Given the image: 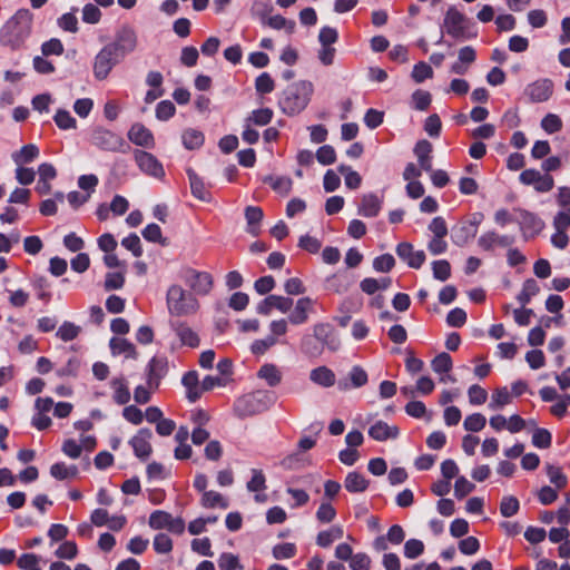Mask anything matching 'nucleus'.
<instances>
[{
    "mask_svg": "<svg viewBox=\"0 0 570 570\" xmlns=\"http://www.w3.org/2000/svg\"><path fill=\"white\" fill-rule=\"evenodd\" d=\"M33 16L29 10H18L0 29V43L11 49L19 48L30 37Z\"/></svg>",
    "mask_w": 570,
    "mask_h": 570,
    "instance_id": "obj_1",
    "label": "nucleus"
},
{
    "mask_svg": "<svg viewBox=\"0 0 570 570\" xmlns=\"http://www.w3.org/2000/svg\"><path fill=\"white\" fill-rule=\"evenodd\" d=\"M313 94V85L302 80L287 87L279 101L282 110L287 115H297L306 108Z\"/></svg>",
    "mask_w": 570,
    "mask_h": 570,
    "instance_id": "obj_2",
    "label": "nucleus"
},
{
    "mask_svg": "<svg viewBox=\"0 0 570 570\" xmlns=\"http://www.w3.org/2000/svg\"><path fill=\"white\" fill-rule=\"evenodd\" d=\"M167 307L171 315L183 316L195 313L198 301L179 285H171L167 291Z\"/></svg>",
    "mask_w": 570,
    "mask_h": 570,
    "instance_id": "obj_3",
    "label": "nucleus"
},
{
    "mask_svg": "<svg viewBox=\"0 0 570 570\" xmlns=\"http://www.w3.org/2000/svg\"><path fill=\"white\" fill-rule=\"evenodd\" d=\"M274 403V395L264 390L248 393L236 401L235 410L239 415H253L266 411Z\"/></svg>",
    "mask_w": 570,
    "mask_h": 570,
    "instance_id": "obj_4",
    "label": "nucleus"
},
{
    "mask_svg": "<svg viewBox=\"0 0 570 570\" xmlns=\"http://www.w3.org/2000/svg\"><path fill=\"white\" fill-rule=\"evenodd\" d=\"M469 23L470 21L463 13L451 7L445 13L443 28L454 39H470L475 37V33L471 32Z\"/></svg>",
    "mask_w": 570,
    "mask_h": 570,
    "instance_id": "obj_5",
    "label": "nucleus"
},
{
    "mask_svg": "<svg viewBox=\"0 0 570 570\" xmlns=\"http://www.w3.org/2000/svg\"><path fill=\"white\" fill-rule=\"evenodd\" d=\"M122 59L115 52L114 47L106 45L95 57L94 76L98 80H105L112 68Z\"/></svg>",
    "mask_w": 570,
    "mask_h": 570,
    "instance_id": "obj_6",
    "label": "nucleus"
},
{
    "mask_svg": "<svg viewBox=\"0 0 570 570\" xmlns=\"http://www.w3.org/2000/svg\"><path fill=\"white\" fill-rule=\"evenodd\" d=\"M109 47L115 48V52L124 59L127 55L134 52L138 46V36L131 27H122L116 35Z\"/></svg>",
    "mask_w": 570,
    "mask_h": 570,
    "instance_id": "obj_7",
    "label": "nucleus"
},
{
    "mask_svg": "<svg viewBox=\"0 0 570 570\" xmlns=\"http://www.w3.org/2000/svg\"><path fill=\"white\" fill-rule=\"evenodd\" d=\"M91 142L108 151H125L122 148L125 146L128 147L119 135L104 128H97L94 130Z\"/></svg>",
    "mask_w": 570,
    "mask_h": 570,
    "instance_id": "obj_8",
    "label": "nucleus"
},
{
    "mask_svg": "<svg viewBox=\"0 0 570 570\" xmlns=\"http://www.w3.org/2000/svg\"><path fill=\"white\" fill-rule=\"evenodd\" d=\"M184 281L198 295H207L213 287V277L206 272L189 268L184 274Z\"/></svg>",
    "mask_w": 570,
    "mask_h": 570,
    "instance_id": "obj_9",
    "label": "nucleus"
},
{
    "mask_svg": "<svg viewBox=\"0 0 570 570\" xmlns=\"http://www.w3.org/2000/svg\"><path fill=\"white\" fill-rule=\"evenodd\" d=\"M135 160L139 169L148 176L163 178L165 170L160 161L153 155L144 150H135Z\"/></svg>",
    "mask_w": 570,
    "mask_h": 570,
    "instance_id": "obj_10",
    "label": "nucleus"
},
{
    "mask_svg": "<svg viewBox=\"0 0 570 570\" xmlns=\"http://www.w3.org/2000/svg\"><path fill=\"white\" fill-rule=\"evenodd\" d=\"M313 336L322 343V347H326L332 352H336L341 347V340L333 326L328 323H318L313 327Z\"/></svg>",
    "mask_w": 570,
    "mask_h": 570,
    "instance_id": "obj_11",
    "label": "nucleus"
},
{
    "mask_svg": "<svg viewBox=\"0 0 570 570\" xmlns=\"http://www.w3.org/2000/svg\"><path fill=\"white\" fill-rule=\"evenodd\" d=\"M553 92V82L550 79H538L529 83L524 89V95L531 102L547 101Z\"/></svg>",
    "mask_w": 570,
    "mask_h": 570,
    "instance_id": "obj_12",
    "label": "nucleus"
},
{
    "mask_svg": "<svg viewBox=\"0 0 570 570\" xmlns=\"http://www.w3.org/2000/svg\"><path fill=\"white\" fill-rule=\"evenodd\" d=\"M520 180L524 185H533L534 189L540 193L549 191L553 188L554 180L552 176L542 175L535 169H525L520 175Z\"/></svg>",
    "mask_w": 570,
    "mask_h": 570,
    "instance_id": "obj_13",
    "label": "nucleus"
},
{
    "mask_svg": "<svg viewBox=\"0 0 570 570\" xmlns=\"http://www.w3.org/2000/svg\"><path fill=\"white\" fill-rule=\"evenodd\" d=\"M396 254L412 268H420L425 261L424 252L414 250L413 245L406 242L397 245Z\"/></svg>",
    "mask_w": 570,
    "mask_h": 570,
    "instance_id": "obj_14",
    "label": "nucleus"
},
{
    "mask_svg": "<svg viewBox=\"0 0 570 570\" xmlns=\"http://www.w3.org/2000/svg\"><path fill=\"white\" fill-rule=\"evenodd\" d=\"M153 433L149 429H140L135 436L130 440L136 456L146 460L151 453L150 439Z\"/></svg>",
    "mask_w": 570,
    "mask_h": 570,
    "instance_id": "obj_15",
    "label": "nucleus"
},
{
    "mask_svg": "<svg viewBox=\"0 0 570 570\" xmlns=\"http://www.w3.org/2000/svg\"><path fill=\"white\" fill-rule=\"evenodd\" d=\"M167 373V362L164 358L154 357L148 364L147 385L150 390H157L160 380Z\"/></svg>",
    "mask_w": 570,
    "mask_h": 570,
    "instance_id": "obj_16",
    "label": "nucleus"
},
{
    "mask_svg": "<svg viewBox=\"0 0 570 570\" xmlns=\"http://www.w3.org/2000/svg\"><path fill=\"white\" fill-rule=\"evenodd\" d=\"M399 434L400 430L396 425H390L384 421H377L368 429V435L379 442L394 440Z\"/></svg>",
    "mask_w": 570,
    "mask_h": 570,
    "instance_id": "obj_17",
    "label": "nucleus"
},
{
    "mask_svg": "<svg viewBox=\"0 0 570 570\" xmlns=\"http://www.w3.org/2000/svg\"><path fill=\"white\" fill-rule=\"evenodd\" d=\"M128 138L137 146L151 148L155 145L154 136L149 129L141 124H135L128 131Z\"/></svg>",
    "mask_w": 570,
    "mask_h": 570,
    "instance_id": "obj_18",
    "label": "nucleus"
},
{
    "mask_svg": "<svg viewBox=\"0 0 570 570\" xmlns=\"http://www.w3.org/2000/svg\"><path fill=\"white\" fill-rule=\"evenodd\" d=\"M314 306V301L309 297L299 298L296 304L294 311L289 314L288 321L293 325H299L305 323L308 320V314L312 312Z\"/></svg>",
    "mask_w": 570,
    "mask_h": 570,
    "instance_id": "obj_19",
    "label": "nucleus"
},
{
    "mask_svg": "<svg viewBox=\"0 0 570 570\" xmlns=\"http://www.w3.org/2000/svg\"><path fill=\"white\" fill-rule=\"evenodd\" d=\"M514 242V238L511 236H501L494 232H488L483 234L478 243L479 246L485 250L492 249L494 246L507 247L510 246Z\"/></svg>",
    "mask_w": 570,
    "mask_h": 570,
    "instance_id": "obj_20",
    "label": "nucleus"
},
{
    "mask_svg": "<svg viewBox=\"0 0 570 570\" xmlns=\"http://www.w3.org/2000/svg\"><path fill=\"white\" fill-rule=\"evenodd\" d=\"M348 379L351 384L346 380H341L338 382V389L341 391H347L350 387H362L367 383V373L361 366H353L348 373Z\"/></svg>",
    "mask_w": 570,
    "mask_h": 570,
    "instance_id": "obj_21",
    "label": "nucleus"
},
{
    "mask_svg": "<svg viewBox=\"0 0 570 570\" xmlns=\"http://www.w3.org/2000/svg\"><path fill=\"white\" fill-rule=\"evenodd\" d=\"M432 144L425 139L416 142L414 154L417 157L421 168L425 171H432Z\"/></svg>",
    "mask_w": 570,
    "mask_h": 570,
    "instance_id": "obj_22",
    "label": "nucleus"
},
{
    "mask_svg": "<svg viewBox=\"0 0 570 570\" xmlns=\"http://www.w3.org/2000/svg\"><path fill=\"white\" fill-rule=\"evenodd\" d=\"M309 380L323 387H331L335 384V374L327 366H318L311 371Z\"/></svg>",
    "mask_w": 570,
    "mask_h": 570,
    "instance_id": "obj_23",
    "label": "nucleus"
},
{
    "mask_svg": "<svg viewBox=\"0 0 570 570\" xmlns=\"http://www.w3.org/2000/svg\"><path fill=\"white\" fill-rule=\"evenodd\" d=\"M520 225L524 233H530L531 236L539 234L544 228V222L529 212L521 213Z\"/></svg>",
    "mask_w": 570,
    "mask_h": 570,
    "instance_id": "obj_24",
    "label": "nucleus"
},
{
    "mask_svg": "<svg viewBox=\"0 0 570 570\" xmlns=\"http://www.w3.org/2000/svg\"><path fill=\"white\" fill-rule=\"evenodd\" d=\"M381 210V200L374 194H366L362 198L358 213L364 217H375Z\"/></svg>",
    "mask_w": 570,
    "mask_h": 570,
    "instance_id": "obj_25",
    "label": "nucleus"
},
{
    "mask_svg": "<svg viewBox=\"0 0 570 570\" xmlns=\"http://www.w3.org/2000/svg\"><path fill=\"white\" fill-rule=\"evenodd\" d=\"M110 385L114 389L112 399L117 404L124 405L130 401V392L124 377L112 379Z\"/></svg>",
    "mask_w": 570,
    "mask_h": 570,
    "instance_id": "obj_26",
    "label": "nucleus"
},
{
    "mask_svg": "<svg viewBox=\"0 0 570 570\" xmlns=\"http://www.w3.org/2000/svg\"><path fill=\"white\" fill-rule=\"evenodd\" d=\"M257 376L264 381L269 386H276L282 381V372L275 364H264L257 372Z\"/></svg>",
    "mask_w": 570,
    "mask_h": 570,
    "instance_id": "obj_27",
    "label": "nucleus"
},
{
    "mask_svg": "<svg viewBox=\"0 0 570 570\" xmlns=\"http://www.w3.org/2000/svg\"><path fill=\"white\" fill-rule=\"evenodd\" d=\"M187 175L189 178L191 194L203 202L209 200V194L205 188L203 179L193 169H188Z\"/></svg>",
    "mask_w": 570,
    "mask_h": 570,
    "instance_id": "obj_28",
    "label": "nucleus"
},
{
    "mask_svg": "<svg viewBox=\"0 0 570 570\" xmlns=\"http://www.w3.org/2000/svg\"><path fill=\"white\" fill-rule=\"evenodd\" d=\"M344 487L348 492H364L368 487V481L358 472H350L344 481Z\"/></svg>",
    "mask_w": 570,
    "mask_h": 570,
    "instance_id": "obj_29",
    "label": "nucleus"
},
{
    "mask_svg": "<svg viewBox=\"0 0 570 570\" xmlns=\"http://www.w3.org/2000/svg\"><path fill=\"white\" fill-rule=\"evenodd\" d=\"M112 354H125L126 357H136L135 346L126 338L114 337L110 340Z\"/></svg>",
    "mask_w": 570,
    "mask_h": 570,
    "instance_id": "obj_30",
    "label": "nucleus"
},
{
    "mask_svg": "<svg viewBox=\"0 0 570 570\" xmlns=\"http://www.w3.org/2000/svg\"><path fill=\"white\" fill-rule=\"evenodd\" d=\"M50 474L58 480L72 479L77 476L78 469L73 464L67 465L62 462H58L51 465Z\"/></svg>",
    "mask_w": 570,
    "mask_h": 570,
    "instance_id": "obj_31",
    "label": "nucleus"
},
{
    "mask_svg": "<svg viewBox=\"0 0 570 570\" xmlns=\"http://www.w3.org/2000/svg\"><path fill=\"white\" fill-rule=\"evenodd\" d=\"M127 269L109 272L105 276L104 287L106 291H115L122 288L125 284V275Z\"/></svg>",
    "mask_w": 570,
    "mask_h": 570,
    "instance_id": "obj_32",
    "label": "nucleus"
},
{
    "mask_svg": "<svg viewBox=\"0 0 570 570\" xmlns=\"http://www.w3.org/2000/svg\"><path fill=\"white\" fill-rule=\"evenodd\" d=\"M176 334L179 337L180 342L187 346L196 347L199 345L198 335L190 327L184 324H179L176 327Z\"/></svg>",
    "mask_w": 570,
    "mask_h": 570,
    "instance_id": "obj_33",
    "label": "nucleus"
},
{
    "mask_svg": "<svg viewBox=\"0 0 570 570\" xmlns=\"http://www.w3.org/2000/svg\"><path fill=\"white\" fill-rule=\"evenodd\" d=\"M511 400H512V395L508 391L507 387L497 389L491 396V402L489 403V407L491 410L501 409L504 405L511 403Z\"/></svg>",
    "mask_w": 570,
    "mask_h": 570,
    "instance_id": "obj_34",
    "label": "nucleus"
},
{
    "mask_svg": "<svg viewBox=\"0 0 570 570\" xmlns=\"http://www.w3.org/2000/svg\"><path fill=\"white\" fill-rule=\"evenodd\" d=\"M431 367L438 374H446L452 368V358L445 352L440 353L432 360Z\"/></svg>",
    "mask_w": 570,
    "mask_h": 570,
    "instance_id": "obj_35",
    "label": "nucleus"
},
{
    "mask_svg": "<svg viewBox=\"0 0 570 570\" xmlns=\"http://www.w3.org/2000/svg\"><path fill=\"white\" fill-rule=\"evenodd\" d=\"M202 505L204 508H215V507H220L223 509H227L228 507V503L227 501L223 498L222 494H219L218 492H215V491H206L203 493V497H202Z\"/></svg>",
    "mask_w": 570,
    "mask_h": 570,
    "instance_id": "obj_36",
    "label": "nucleus"
},
{
    "mask_svg": "<svg viewBox=\"0 0 570 570\" xmlns=\"http://www.w3.org/2000/svg\"><path fill=\"white\" fill-rule=\"evenodd\" d=\"M183 142L187 149L199 148L204 144V135L195 129H187L183 134Z\"/></svg>",
    "mask_w": 570,
    "mask_h": 570,
    "instance_id": "obj_37",
    "label": "nucleus"
},
{
    "mask_svg": "<svg viewBox=\"0 0 570 570\" xmlns=\"http://www.w3.org/2000/svg\"><path fill=\"white\" fill-rule=\"evenodd\" d=\"M53 120L56 125L62 130L76 129L77 127L76 119L70 115L68 110L65 109L57 110Z\"/></svg>",
    "mask_w": 570,
    "mask_h": 570,
    "instance_id": "obj_38",
    "label": "nucleus"
},
{
    "mask_svg": "<svg viewBox=\"0 0 570 570\" xmlns=\"http://www.w3.org/2000/svg\"><path fill=\"white\" fill-rule=\"evenodd\" d=\"M266 23L271 28L276 29V30L285 29V31L288 35H292L294 32V30H295V21L287 20L286 18H284L281 14H276V16L269 17L267 19Z\"/></svg>",
    "mask_w": 570,
    "mask_h": 570,
    "instance_id": "obj_39",
    "label": "nucleus"
},
{
    "mask_svg": "<svg viewBox=\"0 0 570 570\" xmlns=\"http://www.w3.org/2000/svg\"><path fill=\"white\" fill-rule=\"evenodd\" d=\"M245 217H246L247 224L249 225V232L252 234L256 235L258 233L256 225L263 218V210L256 206H248L245 209Z\"/></svg>",
    "mask_w": 570,
    "mask_h": 570,
    "instance_id": "obj_40",
    "label": "nucleus"
},
{
    "mask_svg": "<svg viewBox=\"0 0 570 570\" xmlns=\"http://www.w3.org/2000/svg\"><path fill=\"white\" fill-rule=\"evenodd\" d=\"M520 504L515 497H503L500 503V512L504 518H510L519 511Z\"/></svg>",
    "mask_w": 570,
    "mask_h": 570,
    "instance_id": "obj_41",
    "label": "nucleus"
},
{
    "mask_svg": "<svg viewBox=\"0 0 570 570\" xmlns=\"http://www.w3.org/2000/svg\"><path fill=\"white\" fill-rule=\"evenodd\" d=\"M171 514L166 511L157 510L149 517V525L153 529H167Z\"/></svg>",
    "mask_w": 570,
    "mask_h": 570,
    "instance_id": "obj_42",
    "label": "nucleus"
},
{
    "mask_svg": "<svg viewBox=\"0 0 570 570\" xmlns=\"http://www.w3.org/2000/svg\"><path fill=\"white\" fill-rule=\"evenodd\" d=\"M252 479L247 482V490L258 492L266 489V479L262 470L253 469Z\"/></svg>",
    "mask_w": 570,
    "mask_h": 570,
    "instance_id": "obj_43",
    "label": "nucleus"
},
{
    "mask_svg": "<svg viewBox=\"0 0 570 570\" xmlns=\"http://www.w3.org/2000/svg\"><path fill=\"white\" fill-rule=\"evenodd\" d=\"M485 423L487 419L484 415L474 413L465 417L463 425L466 431L479 432L485 426Z\"/></svg>",
    "mask_w": 570,
    "mask_h": 570,
    "instance_id": "obj_44",
    "label": "nucleus"
},
{
    "mask_svg": "<svg viewBox=\"0 0 570 570\" xmlns=\"http://www.w3.org/2000/svg\"><path fill=\"white\" fill-rule=\"evenodd\" d=\"M434 278L444 282L451 276V265L445 259L435 261L432 264Z\"/></svg>",
    "mask_w": 570,
    "mask_h": 570,
    "instance_id": "obj_45",
    "label": "nucleus"
},
{
    "mask_svg": "<svg viewBox=\"0 0 570 570\" xmlns=\"http://www.w3.org/2000/svg\"><path fill=\"white\" fill-rule=\"evenodd\" d=\"M266 181H269L272 188L282 195H287L292 189V180L288 177L269 176Z\"/></svg>",
    "mask_w": 570,
    "mask_h": 570,
    "instance_id": "obj_46",
    "label": "nucleus"
},
{
    "mask_svg": "<svg viewBox=\"0 0 570 570\" xmlns=\"http://www.w3.org/2000/svg\"><path fill=\"white\" fill-rule=\"evenodd\" d=\"M432 77H433L432 68L423 61L416 63L412 70V78L416 83H421L425 79H430Z\"/></svg>",
    "mask_w": 570,
    "mask_h": 570,
    "instance_id": "obj_47",
    "label": "nucleus"
},
{
    "mask_svg": "<svg viewBox=\"0 0 570 570\" xmlns=\"http://www.w3.org/2000/svg\"><path fill=\"white\" fill-rule=\"evenodd\" d=\"M41 53L43 57L61 56L63 53V45L59 39L52 38L41 46Z\"/></svg>",
    "mask_w": 570,
    "mask_h": 570,
    "instance_id": "obj_48",
    "label": "nucleus"
},
{
    "mask_svg": "<svg viewBox=\"0 0 570 570\" xmlns=\"http://www.w3.org/2000/svg\"><path fill=\"white\" fill-rule=\"evenodd\" d=\"M338 171L345 176V185L351 189H356L362 183V178L358 173L352 170L347 166H340Z\"/></svg>",
    "mask_w": 570,
    "mask_h": 570,
    "instance_id": "obj_49",
    "label": "nucleus"
},
{
    "mask_svg": "<svg viewBox=\"0 0 570 570\" xmlns=\"http://www.w3.org/2000/svg\"><path fill=\"white\" fill-rule=\"evenodd\" d=\"M35 156L36 147L33 145H27L22 147L18 153L13 154L12 158L17 166H20L32 161Z\"/></svg>",
    "mask_w": 570,
    "mask_h": 570,
    "instance_id": "obj_50",
    "label": "nucleus"
},
{
    "mask_svg": "<svg viewBox=\"0 0 570 570\" xmlns=\"http://www.w3.org/2000/svg\"><path fill=\"white\" fill-rule=\"evenodd\" d=\"M532 444L540 449H548L551 445V433L546 429L535 428Z\"/></svg>",
    "mask_w": 570,
    "mask_h": 570,
    "instance_id": "obj_51",
    "label": "nucleus"
},
{
    "mask_svg": "<svg viewBox=\"0 0 570 570\" xmlns=\"http://www.w3.org/2000/svg\"><path fill=\"white\" fill-rule=\"evenodd\" d=\"M546 469L550 482L553 483L557 488L562 489L567 485V476L561 472L560 468L547 464Z\"/></svg>",
    "mask_w": 570,
    "mask_h": 570,
    "instance_id": "obj_52",
    "label": "nucleus"
},
{
    "mask_svg": "<svg viewBox=\"0 0 570 570\" xmlns=\"http://www.w3.org/2000/svg\"><path fill=\"white\" fill-rule=\"evenodd\" d=\"M336 517V511L333 505L328 502H322L317 512L316 519L322 523H330Z\"/></svg>",
    "mask_w": 570,
    "mask_h": 570,
    "instance_id": "obj_53",
    "label": "nucleus"
},
{
    "mask_svg": "<svg viewBox=\"0 0 570 570\" xmlns=\"http://www.w3.org/2000/svg\"><path fill=\"white\" fill-rule=\"evenodd\" d=\"M541 127L548 134H554L562 128V121L559 116L548 114L541 121Z\"/></svg>",
    "mask_w": 570,
    "mask_h": 570,
    "instance_id": "obj_54",
    "label": "nucleus"
},
{
    "mask_svg": "<svg viewBox=\"0 0 570 570\" xmlns=\"http://www.w3.org/2000/svg\"><path fill=\"white\" fill-rule=\"evenodd\" d=\"M295 552L296 547L294 543H281L273 548V557L277 560L293 558Z\"/></svg>",
    "mask_w": 570,
    "mask_h": 570,
    "instance_id": "obj_55",
    "label": "nucleus"
},
{
    "mask_svg": "<svg viewBox=\"0 0 570 570\" xmlns=\"http://www.w3.org/2000/svg\"><path fill=\"white\" fill-rule=\"evenodd\" d=\"M424 544L417 539H410L404 544V554L409 559H414L423 553Z\"/></svg>",
    "mask_w": 570,
    "mask_h": 570,
    "instance_id": "obj_56",
    "label": "nucleus"
},
{
    "mask_svg": "<svg viewBox=\"0 0 570 570\" xmlns=\"http://www.w3.org/2000/svg\"><path fill=\"white\" fill-rule=\"evenodd\" d=\"M78 553L77 544L72 541H66L56 550V556L60 559L72 560Z\"/></svg>",
    "mask_w": 570,
    "mask_h": 570,
    "instance_id": "obj_57",
    "label": "nucleus"
},
{
    "mask_svg": "<svg viewBox=\"0 0 570 570\" xmlns=\"http://www.w3.org/2000/svg\"><path fill=\"white\" fill-rule=\"evenodd\" d=\"M218 566L220 570L243 569L239 564L238 558L233 553H223L218 559Z\"/></svg>",
    "mask_w": 570,
    "mask_h": 570,
    "instance_id": "obj_58",
    "label": "nucleus"
},
{
    "mask_svg": "<svg viewBox=\"0 0 570 570\" xmlns=\"http://www.w3.org/2000/svg\"><path fill=\"white\" fill-rule=\"evenodd\" d=\"M273 117V110L269 108H262L254 110L249 117V121H253L257 126L267 125Z\"/></svg>",
    "mask_w": 570,
    "mask_h": 570,
    "instance_id": "obj_59",
    "label": "nucleus"
},
{
    "mask_svg": "<svg viewBox=\"0 0 570 570\" xmlns=\"http://www.w3.org/2000/svg\"><path fill=\"white\" fill-rule=\"evenodd\" d=\"M298 247H301L302 249H304L311 254H316L320 252V249L322 247V243H321V240H318L315 237H312L309 235H304L298 240Z\"/></svg>",
    "mask_w": 570,
    "mask_h": 570,
    "instance_id": "obj_60",
    "label": "nucleus"
},
{
    "mask_svg": "<svg viewBox=\"0 0 570 570\" xmlns=\"http://www.w3.org/2000/svg\"><path fill=\"white\" fill-rule=\"evenodd\" d=\"M371 562V558L366 553L360 552L351 558L350 568L352 570H370Z\"/></svg>",
    "mask_w": 570,
    "mask_h": 570,
    "instance_id": "obj_61",
    "label": "nucleus"
},
{
    "mask_svg": "<svg viewBox=\"0 0 570 570\" xmlns=\"http://www.w3.org/2000/svg\"><path fill=\"white\" fill-rule=\"evenodd\" d=\"M78 334L79 327L69 322H65L57 331V336L65 342L76 338Z\"/></svg>",
    "mask_w": 570,
    "mask_h": 570,
    "instance_id": "obj_62",
    "label": "nucleus"
},
{
    "mask_svg": "<svg viewBox=\"0 0 570 570\" xmlns=\"http://www.w3.org/2000/svg\"><path fill=\"white\" fill-rule=\"evenodd\" d=\"M316 158L322 165H331L335 161L336 154L332 146L324 145L317 149Z\"/></svg>",
    "mask_w": 570,
    "mask_h": 570,
    "instance_id": "obj_63",
    "label": "nucleus"
},
{
    "mask_svg": "<svg viewBox=\"0 0 570 570\" xmlns=\"http://www.w3.org/2000/svg\"><path fill=\"white\" fill-rule=\"evenodd\" d=\"M480 549V542L474 537H468L459 542V550L466 556L475 554Z\"/></svg>",
    "mask_w": 570,
    "mask_h": 570,
    "instance_id": "obj_64",
    "label": "nucleus"
}]
</instances>
